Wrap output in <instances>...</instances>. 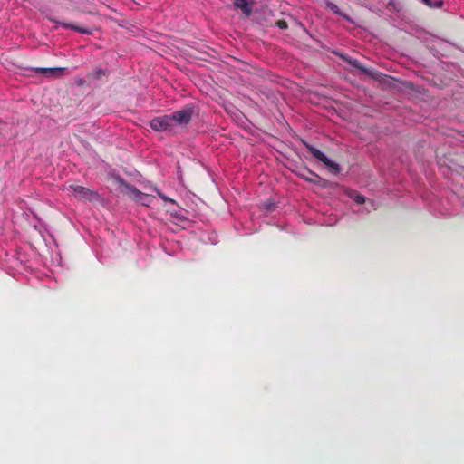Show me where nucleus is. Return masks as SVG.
<instances>
[{
	"label": "nucleus",
	"instance_id": "nucleus-1",
	"mask_svg": "<svg viewBox=\"0 0 464 464\" xmlns=\"http://www.w3.org/2000/svg\"><path fill=\"white\" fill-rule=\"evenodd\" d=\"M307 150L318 160L322 161L327 168L331 169L332 172L337 174L340 172V165L336 162H334L329 158H327L321 150L312 146L308 142L303 140L302 141Z\"/></svg>",
	"mask_w": 464,
	"mask_h": 464
},
{
	"label": "nucleus",
	"instance_id": "nucleus-2",
	"mask_svg": "<svg viewBox=\"0 0 464 464\" xmlns=\"http://www.w3.org/2000/svg\"><path fill=\"white\" fill-rule=\"evenodd\" d=\"M66 189L77 199L92 201L99 197L94 190L77 184H70Z\"/></svg>",
	"mask_w": 464,
	"mask_h": 464
},
{
	"label": "nucleus",
	"instance_id": "nucleus-3",
	"mask_svg": "<svg viewBox=\"0 0 464 464\" xmlns=\"http://www.w3.org/2000/svg\"><path fill=\"white\" fill-rule=\"evenodd\" d=\"M193 114V107L187 105L183 107L181 110L174 111L169 114V117L174 124L176 125H187L191 121Z\"/></svg>",
	"mask_w": 464,
	"mask_h": 464
},
{
	"label": "nucleus",
	"instance_id": "nucleus-4",
	"mask_svg": "<svg viewBox=\"0 0 464 464\" xmlns=\"http://www.w3.org/2000/svg\"><path fill=\"white\" fill-rule=\"evenodd\" d=\"M121 185L124 188L126 194L135 201L141 202L144 205L149 204L150 196L140 192L135 186L127 183L123 179H120Z\"/></svg>",
	"mask_w": 464,
	"mask_h": 464
},
{
	"label": "nucleus",
	"instance_id": "nucleus-5",
	"mask_svg": "<svg viewBox=\"0 0 464 464\" xmlns=\"http://www.w3.org/2000/svg\"><path fill=\"white\" fill-rule=\"evenodd\" d=\"M150 125L152 130L157 131H172L175 127L169 115L155 117L150 121Z\"/></svg>",
	"mask_w": 464,
	"mask_h": 464
},
{
	"label": "nucleus",
	"instance_id": "nucleus-6",
	"mask_svg": "<svg viewBox=\"0 0 464 464\" xmlns=\"http://www.w3.org/2000/svg\"><path fill=\"white\" fill-rule=\"evenodd\" d=\"M46 18L55 24L54 29H58L61 26L65 29H72L82 34H92V30L87 27L79 26L72 23L61 22L52 15H46Z\"/></svg>",
	"mask_w": 464,
	"mask_h": 464
},
{
	"label": "nucleus",
	"instance_id": "nucleus-7",
	"mask_svg": "<svg viewBox=\"0 0 464 464\" xmlns=\"http://www.w3.org/2000/svg\"><path fill=\"white\" fill-rule=\"evenodd\" d=\"M64 68H36L35 72L44 76L52 77L56 75H61L63 72Z\"/></svg>",
	"mask_w": 464,
	"mask_h": 464
},
{
	"label": "nucleus",
	"instance_id": "nucleus-8",
	"mask_svg": "<svg viewBox=\"0 0 464 464\" xmlns=\"http://www.w3.org/2000/svg\"><path fill=\"white\" fill-rule=\"evenodd\" d=\"M234 5L240 9L245 16L248 17L252 14V7L247 0H235Z\"/></svg>",
	"mask_w": 464,
	"mask_h": 464
},
{
	"label": "nucleus",
	"instance_id": "nucleus-9",
	"mask_svg": "<svg viewBox=\"0 0 464 464\" xmlns=\"http://www.w3.org/2000/svg\"><path fill=\"white\" fill-rule=\"evenodd\" d=\"M308 173L311 175V177H306L304 175H301V177L305 179L308 182L317 184L323 188H324L327 184V181L322 178H320L316 173L308 170Z\"/></svg>",
	"mask_w": 464,
	"mask_h": 464
},
{
	"label": "nucleus",
	"instance_id": "nucleus-10",
	"mask_svg": "<svg viewBox=\"0 0 464 464\" xmlns=\"http://www.w3.org/2000/svg\"><path fill=\"white\" fill-rule=\"evenodd\" d=\"M107 75V71L103 69H95L93 72L88 74V78L91 80H100L102 77Z\"/></svg>",
	"mask_w": 464,
	"mask_h": 464
},
{
	"label": "nucleus",
	"instance_id": "nucleus-11",
	"mask_svg": "<svg viewBox=\"0 0 464 464\" xmlns=\"http://www.w3.org/2000/svg\"><path fill=\"white\" fill-rule=\"evenodd\" d=\"M349 63L353 66L354 68H357L358 70H360L361 72H364L365 74H368L370 76H373V72L370 70H368L367 68H365L364 66H362L360 62H358L357 60H350L349 61Z\"/></svg>",
	"mask_w": 464,
	"mask_h": 464
},
{
	"label": "nucleus",
	"instance_id": "nucleus-12",
	"mask_svg": "<svg viewBox=\"0 0 464 464\" xmlns=\"http://www.w3.org/2000/svg\"><path fill=\"white\" fill-rule=\"evenodd\" d=\"M349 63L353 66L354 68H357L358 70H360L361 72H364L365 74H368L370 76H373V72L370 70H368L367 68H365L364 66H362L360 62H358L357 60H350L349 61Z\"/></svg>",
	"mask_w": 464,
	"mask_h": 464
},
{
	"label": "nucleus",
	"instance_id": "nucleus-13",
	"mask_svg": "<svg viewBox=\"0 0 464 464\" xmlns=\"http://www.w3.org/2000/svg\"><path fill=\"white\" fill-rule=\"evenodd\" d=\"M276 26L281 30H285L288 28V24L285 20H278L276 23Z\"/></svg>",
	"mask_w": 464,
	"mask_h": 464
},
{
	"label": "nucleus",
	"instance_id": "nucleus-14",
	"mask_svg": "<svg viewBox=\"0 0 464 464\" xmlns=\"http://www.w3.org/2000/svg\"><path fill=\"white\" fill-rule=\"evenodd\" d=\"M158 195L165 201V202H170L172 204H175V200L163 195L161 192H160L159 190L157 191Z\"/></svg>",
	"mask_w": 464,
	"mask_h": 464
},
{
	"label": "nucleus",
	"instance_id": "nucleus-15",
	"mask_svg": "<svg viewBox=\"0 0 464 464\" xmlns=\"http://www.w3.org/2000/svg\"><path fill=\"white\" fill-rule=\"evenodd\" d=\"M328 7L334 13V14H340V11H339V7L334 4V3H329L328 4Z\"/></svg>",
	"mask_w": 464,
	"mask_h": 464
},
{
	"label": "nucleus",
	"instance_id": "nucleus-16",
	"mask_svg": "<svg viewBox=\"0 0 464 464\" xmlns=\"http://www.w3.org/2000/svg\"><path fill=\"white\" fill-rule=\"evenodd\" d=\"M355 202L358 204H362L365 202V198L362 195H357L355 197Z\"/></svg>",
	"mask_w": 464,
	"mask_h": 464
},
{
	"label": "nucleus",
	"instance_id": "nucleus-17",
	"mask_svg": "<svg viewBox=\"0 0 464 464\" xmlns=\"http://www.w3.org/2000/svg\"><path fill=\"white\" fill-rule=\"evenodd\" d=\"M423 1L426 2V3H429L430 0H423Z\"/></svg>",
	"mask_w": 464,
	"mask_h": 464
}]
</instances>
